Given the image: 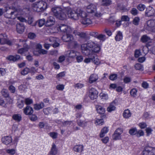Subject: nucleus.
Masks as SVG:
<instances>
[{
	"instance_id": "8fccbe9b",
	"label": "nucleus",
	"mask_w": 155,
	"mask_h": 155,
	"mask_svg": "<svg viewBox=\"0 0 155 155\" xmlns=\"http://www.w3.org/2000/svg\"><path fill=\"white\" fill-rule=\"evenodd\" d=\"M49 135L53 139H56L57 138L58 134L57 133L52 132L49 133Z\"/></svg>"
},
{
	"instance_id": "473e14b6",
	"label": "nucleus",
	"mask_w": 155,
	"mask_h": 155,
	"mask_svg": "<svg viewBox=\"0 0 155 155\" xmlns=\"http://www.w3.org/2000/svg\"><path fill=\"white\" fill-rule=\"evenodd\" d=\"M34 21L35 20L33 17L30 16L28 18V22L29 25H31L32 26H35L36 22L33 23Z\"/></svg>"
},
{
	"instance_id": "5701e85b",
	"label": "nucleus",
	"mask_w": 155,
	"mask_h": 155,
	"mask_svg": "<svg viewBox=\"0 0 155 155\" xmlns=\"http://www.w3.org/2000/svg\"><path fill=\"white\" fill-rule=\"evenodd\" d=\"M83 149V146L81 145L75 146L73 148L74 150L77 152H81Z\"/></svg>"
},
{
	"instance_id": "bf43d9fd",
	"label": "nucleus",
	"mask_w": 155,
	"mask_h": 155,
	"mask_svg": "<svg viewBox=\"0 0 155 155\" xmlns=\"http://www.w3.org/2000/svg\"><path fill=\"white\" fill-rule=\"evenodd\" d=\"M76 57L77 60L78 62H81L83 60V58L81 55H79V54H78Z\"/></svg>"
},
{
	"instance_id": "4be33fe9",
	"label": "nucleus",
	"mask_w": 155,
	"mask_h": 155,
	"mask_svg": "<svg viewBox=\"0 0 155 155\" xmlns=\"http://www.w3.org/2000/svg\"><path fill=\"white\" fill-rule=\"evenodd\" d=\"M20 58V56L18 55H16L14 56L11 55L7 57V59L10 61H15L19 59Z\"/></svg>"
},
{
	"instance_id": "dca6fc26",
	"label": "nucleus",
	"mask_w": 155,
	"mask_h": 155,
	"mask_svg": "<svg viewBox=\"0 0 155 155\" xmlns=\"http://www.w3.org/2000/svg\"><path fill=\"white\" fill-rule=\"evenodd\" d=\"M25 28L24 25L22 23L17 24L16 25V30L19 33H22Z\"/></svg>"
},
{
	"instance_id": "2f4dec72",
	"label": "nucleus",
	"mask_w": 155,
	"mask_h": 155,
	"mask_svg": "<svg viewBox=\"0 0 155 155\" xmlns=\"http://www.w3.org/2000/svg\"><path fill=\"white\" fill-rule=\"evenodd\" d=\"M101 5L104 6H108L111 4V1L110 0H102Z\"/></svg>"
},
{
	"instance_id": "2eb2a0df",
	"label": "nucleus",
	"mask_w": 155,
	"mask_h": 155,
	"mask_svg": "<svg viewBox=\"0 0 155 155\" xmlns=\"http://www.w3.org/2000/svg\"><path fill=\"white\" fill-rule=\"evenodd\" d=\"M2 141L4 144L8 145L12 142V139L11 137H4L2 138Z\"/></svg>"
},
{
	"instance_id": "a19ab883",
	"label": "nucleus",
	"mask_w": 155,
	"mask_h": 155,
	"mask_svg": "<svg viewBox=\"0 0 155 155\" xmlns=\"http://www.w3.org/2000/svg\"><path fill=\"white\" fill-rule=\"evenodd\" d=\"M45 20L44 19H42L39 20L37 22L38 23V26L39 27H41L43 26L45 24Z\"/></svg>"
},
{
	"instance_id": "0eeeda50",
	"label": "nucleus",
	"mask_w": 155,
	"mask_h": 155,
	"mask_svg": "<svg viewBox=\"0 0 155 155\" xmlns=\"http://www.w3.org/2000/svg\"><path fill=\"white\" fill-rule=\"evenodd\" d=\"M123 133V130L121 128H118L117 129L112 136L113 139L117 140L121 139V134Z\"/></svg>"
},
{
	"instance_id": "6e6552de",
	"label": "nucleus",
	"mask_w": 155,
	"mask_h": 155,
	"mask_svg": "<svg viewBox=\"0 0 155 155\" xmlns=\"http://www.w3.org/2000/svg\"><path fill=\"white\" fill-rule=\"evenodd\" d=\"M98 92L94 88H91L89 90V97L92 100H94L97 97Z\"/></svg>"
},
{
	"instance_id": "f257e3e1",
	"label": "nucleus",
	"mask_w": 155,
	"mask_h": 155,
	"mask_svg": "<svg viewBox=\"0 0 155 155\" xmlns=\"http://www.w3.org/2000/svg\"><path fill=\"white\" fill-rule=\"evenodd\" d=\"M82 53L88 57L85 59L84 62L88 63L91 61L96 64L100 63V61L97 58V54L100 51L101 48L98 44L92 41L82 44L81 45Z\"/></svg>"
},
{
	"instance_id": "09e8293b",
	"label": "nucleus",
	"mask_w": 155,
	"mask_h": 155,
	"mask_svg": "<svg viewBox=\"0 0 155 155\" xmlns=\"http://www.w3.org/2000/svg\"><path fill=\"white\" fill-rule=\"evenodd\" d=\"M117 78V75L116 74H112L110 75L109 78L112 81L116 80Z\"/></svg>"
},
{
	"instance_id": "393cba45",
	"label": "nucleus",
	"mask_w": 155,
	"mask_h": 155,
	"mask_svg": "<svg viewBox=\"0 0 155 155\" xmlns=\"http://www.w3.org/2000/svg\"><path fill=\"white\" fill-rule=\"evenodd\" d=\"M98 79V77L96 74H92L91 75L89 78V82L92 83L96 81Z\"/></svg>"
},
{
	"instance_id": "cd10ccee",
	"label": "nucleus",
	"mask_w": 155,
	"mask_h": 155,
	"mask_svg": "<svg viewBox=\"0 0 155 155\" xmlns=\"http://www.w3.org/2000/svg\"><path fill=\"white\" fill-rule=\"evenodd\" d=\"M13 119L16 121L19 122L21 120V117L19 114H16L13 115L12 116Z\"/></svg>"
},
{
	"instance_id": "9b49d317",
	"label": "nucleus",
	"mask_w": 155,
	"mask_h": 155,
	"mask_svg": "<svg viewBox=\"0 0 155 155\" xmlns=\"http://www.w3.org/2000/svg\"><path fill=\"white\" fill-rule=\"evenodd\" d=\"M155 26V20L148 21L147 24L145 25L146 29L149 31H150L152 28Z\"/></svg>"
},
{
	"instance_id": "f8f14e48",
	"label": "nucleus",
	"mask_w": 155,
	"mask_h": 155,
	"mask_svg": "<svg viewBox=\"0 0 155 155\" xmlns=\"http://www.w3.org/2000/svg\"><path fill=\"white\" fill-rule=\"evenodd\" d=\"M66 33V34L63 35L62 37V39L64 41H71L74 39L73 36L72 35L69 34V33Z\"/></svg>"
},
{
	"instance_id": "ddd939ff",
	"label": "nucleus",
	"mask_w": 155,
	"mask_h": 155,
	"mask_svg": "<svg viewBox=\"0 0 155 155\" xmlns=\"http://www.w3.org/2000/svg\"><path fill=\"white\" fill-rule=\"evenodd\" d=\"M33 110L32 107L28 106L23 109L24 113L26 115H31L33 112Z\"/></svg>"
},
{
	"instance_id": "de8ad7c7",
	"label": "nucleus",
	"mask_w": 155,
	"mask_h": 155,
	"mask_svg": "<svg viewBox=\"0 0 155 155\" xmlns=\"http://www.w3.org/2000/svg\"><path fill=\"white\" fill-rule=\"evenodd\" d=\"M6 151L7 153L11 155H13L15 153V150L14 149H7Z\"/></svg>"
},
{
	"instance_id": "1a4fd4ad",
	"label": "nucleus",
	"mask_w": 155,
	"mask_h": 155,
	"mask_svg": "<svg viewBox=\"0 0 155 155\" xmlns=\"http://www.w3.org/2000/svg\"><path fill=\"white\" fill-rule=\"evenodd\" d=\"M78 54H79V53L77 51L74 50H71L68 51L66 52V55L69 58L73 59Z\"/></svg>"
},
{
	"instance_id": "4468645a",
	"label": "nucleus",
	"mask_w": 155,
	"mask_h": 155,
	"mask_svg": "<svg viewBox=\"0 0 155 155\" xmlns=\"http://www.w3.org/2000/svg\"><path fill=\"white\" fill-rule=\"evenodd\" d=\"M55 22V20L52 16L48 17L46 21V25L47 26H50L54 25Z\"/></svg>"
},
{
	"instance_id": "4c0bfd02",
	"label": "nucleus",
	"mask_w": 155,
	"mask_h": 155,
	"mask_svg": "<svg viewBox=\"0 0 155 155\" xmlns=\"http://www.w3.org/2000/svg\"><path fill=\"white\" fill-rule=\"evenodd\" d=\"M137 8L140 11H143L145 8V6L143 4H140L137 7Z\"/></svg>"
},
{
	"instance_id": "052dcab7",
	"label": "nucleus",
	"mask_w": 155,
	"mask_h": 155,
	"mask_svg": "<svg viewBox=\"0 0 155 155\" xmlns=\"http://www.w3.org/2000/svg\"><path fill=\"white\" fill-rule=\"evenodd\" d=\"M136 136L138 137H140L141 136H142L144 134V132L142 130H139L138 131H137V133L136 134Z\"/></svg>"
},
{
	"instance_id": "5fc2aeb1",
	"label": "nucleus",
	"mask_w": 155,
	"mask_h": 155,
	"mask_svg": "<svg viewBox=\"0 0 155 155\" xmlns=\"http://www.w3.org/2000/svg\"><path fill=\"white\" fill-rule=\"evenodd\" d=\"M25 102L26 105H29L33 103V101L31 99L27 98L25 99Z\"/></svg>"
},
{
	"instance_id": "49530a36",
	"label": "nucleus",
	"mask_w": 155,
	"mask_h": 155,
	"mask_svg": "<svg viewBox=\"0 0 155 155\" xmlns=\"http://www.w3.org/2000/svg\"><path fill=\"white\" fill-rule=\"evenodd\" d=\"M124 82L125 83H128L131 81V78L129 77L126 76L124 77L123 79Z\"/></svg>"
},
{
	"instance_id": "338daca9",
	"label": "nucleus",
	"mask_w": 155,
	"mask_h": 155,
	"mask_svg": "<svg viewBox=\"0 0 155 155\" xmlns=\"http://www.w3.org/2000/svg\"><path fill=\"white\" fill-rule=\"evenodd\" d=\"M142 86L143 88L146 89L148 87L149 84L147 82L143 81L142 84Z\"/></svg>"
},
{
	"instance_id": "a18cd8bd",
	"label": "nucleus",
	"mask_w": 155,
	"mask_h": 155,
	"mask_svg": "<svg viewBox=\"0 0 155 155\" xmlns=\"http://www.w3.org/2000/svg\"><path fill=\"white\" fill-rule=\"evenodd\" d=\"M92 15L97 17L99 18L102 16V14L99 12H97L96 10L94 13L92 14Z\"/></svg>"
},
{
	"instance_id": "0e129e2a",
	"label": "nucleus",
	"mask_w": 155,
	"mask_h": 155,
	"mask_svg": "<svg viewBox=\"0 0 155 155\" xmlns=\"http://www.w3.org/2000/svg\"><path fill=\"white\" fill-rule=\"evenodd\" d=\"M56 88L58 90L62 91L64 88V86L63 84H59L56 86Z\"/></svg>"
},
{
	"instance_id": "bb28decb",
	"label": "nucleus",
	"mask_w": 155,
	"mask_h": 155,
	"mask_svg": "<svg viewBox=\"0 0 155 155\" xmlns=\"http://www.w3.org/2000/svg\"><path fill=\"white\" fill-rule=\"evenodd\" d=\"M47 53V51L43 49L38 50L37 51H33V54L35 55H37L38 54H45Z\"/></svg>"
},
{
	"instance_id": "79ce46f5",
	"label": "nucleus",
	"mask_w": 155,
	"mask_h": 155,
	"mask_svg": "<svg viewBox=\"0 0 155 155\" xmlns=\"http://www.w3.org/2000/svg\"><path fill=\"white\" fill-rule=\"evenodd\" d=\"M104 124V121L102 119H97L95 124L96 125H102Z\"/></svg>"
},
{
	"instance_id": "ea45409f",
	"label": "nucleus",
	"mask_w": 155,
	"mask_h": 155,
	"mask_svg": "<svg viewBox=\"0 0 155 155\" xmlns=\"http://www.w3.org/2000/svg\"><path fill=\"white\" fill-rule=\"evenodd\" d=\"M129 134L131 135L136 134L137 133V130L136 128H131L129 130Z\"/></svg>"
},
{
	"instance_id": "423d86ee",
	"label": "nucleus",
	"mask_w": 155,
	"mask_h": 155,
	"mask_svg": "<svg viewBox=\"0 0 155 155\" xmlns=\"http://www.w3.org/2000/svg\"><path fill=\"white\" fill-rule=\"evenodd\" d=\"M143 155H155V148L147 146L142 152Z\"/></svg>"
},
{
	"instance_id": "6e6d98bb",
	"label": "nucleus",
	"mask_w": 155,
	"mask_h": 155,
	"mask_svg": "<svg viewBox=\"0 0 155 155\" xmlns=\"http://www.w3.org/2000/svg\"><path fill=\"white\" fill-rule=\"evenodd\" d=\"M72 121H66L64 122H62V124L64 126H66L69 125L72 123Z\"/></svg>"
},
{
	"instance_id": "9d476101",
	"label": "nucleus",
	"mask_w": 155,
	"mask_h": 155,
	"mask_svg": "<svg viewBox=\"0 0 155 155\" xmlns=\"http://www.w3.org/2000/svg\"><path fill=\"white\" fill-rule=\"evenodd\" d=\"M86 9L88 13L92 14L97 10V7L95 5L91 4L87 7Z\"/></svg>"
},
{
	"instance_id": "a878e982",
	"label": "nucleus",
	"mask_w": 155,
	"mask_h": 155,
	"mask_svg": "<svg viewBox=\"0 0 155 155\" xmlns=\"http://www.w3.org/2000/svg\"><path fill=\"white\" fill-rule=\"evenodd\" d=\"M96 110L97 112L100 114H104L105 111V110L104 108L101 106L97 105L96 106Z\"/></svg>"
},
{
	"instance_id": "c03bdc74",
	"label": "nucleus",
	"mask_w": 155,
	"mask_h": 155,
	"mask_svg": "<svg viewBox=\"0 0 155 155\" xmlns=\"http://www.w3.org/2000/svg\"><path fill=\"white\" fill-rule=\"evenodd\" d=\"M24 101L23 100H21L18 102L17 106L20 108H21L23 107L24 105Z\"/></svg>"
},
{
	"instance_id": "7ed1b4c3",
	"label": "nucleus",
	"mask_w": 155,
	"mask_h": 155,
	"mask_svg": "<svg viewBox=\"0 0 155 155\" xmlns=\"http://www.w3.org/2000/svg\"><path fill=\"white\" fill-rule=\"evenodd\" d=\"M77 12L78 16V20L81 18V21L83 25H89L92 22L91 20L89 18H87L86 13L82 9L78 8Z\"/></svg>"
},
{
	"instance_id": "680f3d73",
	"label": "nucleus",
	"mask_w": 155,
	"mask_h": 155,
	"mask_svg": "<svg viewBox=\"0 0 155 155\" xmlns=\"http://www.w3.org/2000/svg\"><path fill=\"white\" fill-rule=\"evenodd\" d=\"M80 38L83 39H86L87 38V35L85 33L83 32H80L78 35Z\"/></svg>"
},
{
	"instance_id": "7c9ffc66",
	"label": "nucleus",
	"mask_w": 155,
	"mask_h": 155,
	"mask_svg": "<svg viewBox=\"0 0 155 155\" xmlns=\"http://www.w3.org/2000/svg\"><path fill=\"white\" fill-rule=\"evenodd\" d=\"M108 129L107 127H104L101 130L100 134V137H104L105 134H106L108 131Z\"/></svg>"
},
{
	"instance_id": "b1692460",
	"label": "nucleus",
	"mask_w": 155,
	"mask_h": 155,
	"mask_svg": "<svg viewBox=\"0 0 155 155\" xmlns=\"http://www.w3.org/2000/svg\"><path fill=\"white\" fill-rule=\"evenodd\" d=\"M44 104L42 102L39 104H34V108L35 110H39L42 108L44 107Z\"/></svg>"
},
{
	"instance_id": "6ab92c4d",
	"label": "nucleus",
	"mask_w": 155,
	"mask_h": 155,
	"mask_svg": "<svg viewBox=\"0 0 155 155\" xmlns=\"http://www.w3.org/2000/svg\"><path fill=\"white\" fill-rule=\"evenodd\" d=\"M116 102L115 101H113L112 103H111L109 106L108 107L107 109V111L109 112H111L112 111L116 109Z\"/></svg>"
},
{
	"instance_id": "37998d69",
	"label": "nucleus",
	"mask_w": 155,
	"mask_h": 155,
	"mask_svg": "<svg viewBox=\"0 0 155 155\" xmlns=\"http://www.w3.org/2000/svg\"><path fill=\"white\" fill-rule=\"evenodd\" d=\"M30 71V69L26 68L21 72V74L23 75H25L27 74Z\"/></svg>"
},
{
	"instance_id": "58836bf2",
	"label": "nucleus",
	"mask_w": 155,
	"mask_h": 155,
	"mask_svg": "<svg viewBox=\"0 0 155 155\" xmlns=\"http://www.w3.org/2000/svg\"><path fill=\"white\" fill-rule=\"evenodd\" d=\"M130 13L133 15L136 16L138 13V11L135 8H133L130 11Z\"/></svg>"
},
{
	"instance_id": "13d9d810",
	"label": "nucleus",
	"mask_w": 155,
	"mask_h": 155,
	"mask_svg": "<svg viewBox=\"0 0 155 155\" xmlns=\"http://www.w3.org/2000/svg\"><path fill=\"white\" fill-rule=\"evenodd\" d=\"M36 36L35 34L33 33H29L28 35V38L30 39H33Z\"/></svg>"
},
{
	"instance_id": "f3484780",
	"label": "nucleus",
	"mask_w": 155,
	"mask_h": 155,
	"mask_svg": "<svg viewBox=\"0 0 155 155\" xmlns=\"http://www.w3.org/2000/svg\"><path fill=\"white\" fill-rule=\"evenodd\" d=\"M154 9L150 7L147 8L146 10L145 15L146 16L150 17L153 15H154Z\"/></svg>"
},
{
	"instance_id": "c9c22d12",
	"label": "nucleus",
	"mask_w": 155,
	"mask_h": 155,
	"mask_svg": "<svg viewBox=\"0 0 155 155\" xmlns=\"http://www.w3.org/2000/svg\"><path fill=\"white\" fill-rule=\"evenodd\" d=\"M17 14V12L16 11H15L13 12H11L10 14H6L5 15V17L6 18H15V17H13L12 18V15H16Z\"/></svg>"
},
{
	"instance_id": "864d4df0",
	"label": "nucleus",
	"mask_w": 155,
	"mask_h": 155,
	"mask_svg": "<svg viewBox=\"0 0 155 155\" xmlns=\"http://www.w3.org/2000/svg\"><path fill=\"white\" fill-rule=\"evenodd\" d=\"M97 38L101 40L104 41L106 39V36L104 35L100 34L98 35Z\"/></svg>"
},
{
	"instance_id": "c85d7f7f",
	"label": "nucleus",
	"mask_w": 155,
	"mask_h": 155,
	"mask_svg": "<svg viewBox=\"0 0 155 155\" xmlns=\"http://www.w3.org/2000/svg\"><path fill=\"white\" fill-rule=\"evenodd\" d=\"M131 114L130 111L128 109L125 110L123 114L124 117L126 118H129L131 116Z\"/></svg>"
},
{
	"instance_id": "39448f33",
	"label": "nucleus",
	"mask_w": 155,
	"mask_h": 155,
	"mask_svg": "<svg viewBox=\"0 0 155 155\" xmlns=\"http://www.w3.org/2000/svg\"><path fill=\"white\" fill-rule=\"evenodd\" d=\"M58 31L60 30L63 32L71 33L73 31V29L70 26L64 24H61L58 25L57 26Z\"/></svg>"
},
{
	"instance_id": "603ef678",
	"label": "nucleus",
	"mask_w": 155,
	"mask_h": 155,
	"mask_svg": "<svg viewBox=\"0 0 155 155\" xmlns=\"http://www.w3.org/2000/svg\"><path fill=\"white\" fill-rule=\"evenodd\" d=\"M8 89L11 93H14L16 91L15 87L12 85H11L9 86Z\"/></svg>"
},
{
	"instance_id": "774afa93",
	"label": "nucleus",
	"mask_w": 155,
	"mask_h": 155,
	"mask_svg": "<svg viewBox=\"0 0 155 155\" xmlns=\"http://www.w3.org/2000/svg\"><path fill=\"white\" fill-rule=\"evenodd\" d=\"M50 43L49 44L50 45H52L53 43L55 41V38L54 37H51L50 38L48 39L47 40Z\"/></svg>"
},
{
	"instance_id": "4d7b16f0",
	"label": "nucleus",
	"mask_w": 155,
	"mask_h": 155,
	"mask_svg": "<svg viewBox=\"0 0 155 155\" xmlns=\"http://www.w3.org/2000/svg\"><path fill=\"white\" fill-rule=\"evenodd\" d=\"M121 19L123 21H129L130 18L127 15H123L121 17Z\"/></svg>"
},
{
	"instance_id": "a211bd4d",
	"label": "nucleus",
	"mask_w": 155,
	"mask_h": 155,
	"mask_svg": "<svg viewBox=\"0 0 155 155\" xmlns=\"http://www.w3.org/2000/svg\"><path fill=\"white\" fill-rule=\"evenodd\" d=\"M23 46L24 48H21L18 50V54H22L23 53L28 51L29 49V46L28 45L26 46L25 44Z\"/></svg>"
},
{
	"instance_id": "aec40b11",
	"label": "nucleus",
	"mask_w": 155,
	"mask_h": 155,
	"mask_svg": "<svg viewBox=\"0 0 155 155\" xmlns=\"http://www.w3.org/2000/svg\"><path fill=\"white\" fill-rule=\"evenodd\" d=\"M141 40L143 43L146 42H151L152 40L150 37L146 35H143L141 38Z\"/></svg>"
},
{
	"instance_id": "e2e57ef3",
	"label": "nucleus",
	"mask_w": 155,
	"mask_h": 155,
	"mask_svg": "<svg viewBox=\"0 0 155 155\" xmlns=\"http://www.w3.org/2000/svg\"><path fill=\"white\" fill-rule=\"evenodd\" d=\"M142 51L144 55H146L148 52V48L146 46H143L142 48Z\"/></svg>"
},
{
	"instance_id": "f03ea898",
	"label": "nucleus",
	"mask_w": 155,
	"mask_h": 155,
	"mask_svg": "<svg viewBox=\"0 0 155 155\" xmlns=\"http://www.w3.org/2000/svg\"><path fill=\"white\" fill-rule=\"evenodd\" d=\"M54 15L58 18L61 20L65 19L67 17L66 13L68 17L74 20H78L77 10L74 11L69 7L62 9L59 7H54L51 9Z\"/></svg>"
},
{
	"instance_id": "c756f323",
	"label": "nucleus",
	"mask_w": 155,
	"mask_h": 155,
	"mask_svg": "<svg viewBox=\"0 0 155 155\" xmlns=\"http://www.w3.org/2000/svg\"><path fill=\"white\" fill-rule=\"evenodd\" d=\"M122 38L123 35L122 33L120 31H118L115 37L116 40L117 41H119L122 40Z\"/></svg>"
},
{
	"instance_id": "412c9836",
	"label": "nucleus",
	"mask_w": 155,
	"mask_h": 155,
	"mask_svg": "<svg viewBox=\"0 0 155 155\" xmlns=\"http://www.w3.org/2000/svg\"><path fill=\"white\" fill-rule=\"evenodd\" d=\"M57 153V149L54 143L52 145V147L48 155H56Z\"/></svg>"
},
{
	"instance_id": "69168bd1",
	"label": "nucleus",
	"mask_w": 155,
	"mask_h": 155,
	"mask_svg": "<svg viewBox=\"0 0 155 155\" xmlns=\"http://www.w3.org/2000/svg\"><path fill=\"white\" fill-rule=\"evenodd\" d=\"M139 126L141 129H144L145 128L147 125L146 123L142 122L139 124Z\"/></svg>"
},
{
	"instance_id": "f704fd0d",
	"label": "nucleus",
	"mask_w": 155,
	"mask_h": 155,
	"mask_svg": "<svg viewBox=\"0 0 155 155\" xmlns=\"http://www.w3.org/2000/svg\"><path fill=\"white\" fill-rule=\"evenodd\" d=\"M140 18L139 17H136L133 19L132 23L135 25H138L140 21Z\"/></svg>"
},
{
	"instance_id": "3c124183",
	"label": "nucleus",
	"mask_w": 155,
	"mask_h": 155,
	"mask_svg": "<svg viewBox=\"0 0 155 155\" xmlns=\"http://www.w3.org/2000/svg\"><path fill=\"white\" fill-rule=\"evenodd\" d=\"M51 110V108L50 107H48L46 108H44L43 109V111L44 114L46 115L48 114L50 111Z\"/></svg>"
},
{
	"instance_id": "72a5a7b5",
	"label": "nucleus",
	"mask_w": 155,
	"mask_h": 155,
	"mask_svg": "<svg viewBox=\"0 0 155 155\" xmlns=\"http://www.w3.org/2000/svg\"><path fill=\"white\" fill-rule=\"evenodd\" d=\"M137 90L136 88L131 89L130 91V95L133 97H135L137 95Z\"/></svg>"
},
{
	"instance_id": "e433bc0d",
	"label": "nucleus",
	"mask_w": 155,
	"mask_h": 155,
	"mask_svg": "<svg viewBox=\"0 0 155 155\" xmlns=\"http://www.w3.org/2000/svg\"><path fill=\"white\" fill-rule=\"evenodd\" d=\"M134 67L136 69L140 70L141 71H143V66L140 64H136L135 65Z\"/></svg>"
},
{
	"instance_id": "20e7f679",
	"label": "nucleus",
	"mask_w": 155,
	"mask_h": 155,
	"mask_svg": "<svg viewBox=\"0 0 155 155\" xmlns=\"http://www.w3.org/2000/svg\"><path fill=\"white\" fill-rule=\"evenodd\" d=\"M32 6L34 11L40 12L46 9L47 4L44 1H40L34 3L33 4Z\"/></svg>"
}]
</instances>
